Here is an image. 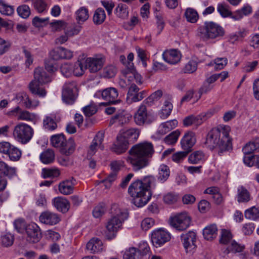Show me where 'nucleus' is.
<instances>
[{
	"label": "nucleus",
	"instance_id": "1",
	"mask_svg": "<svg viewBox=\"0 0 259 259\" xmlns=\"http://www.w3.org/2000/svg\"><path fill=\"white\" fill-rule=\"evenodd\" d=\"M230 127L220 125L211 129L207 134L205 144L210 150L222 155L232 148V138L230 136Z\"/></svg>",
	"mask_w": 259,
	"mask_h": 259
},
{
	"label": "nucleus",
	"instance_id": "2",
	"mask_svg": "<svg viewBox=\"0 0 259 259\" xmlns=\"http://www.w3.org/2000/svg\"><path fill=\"white\" fill-rule=\"evenodd\" d=\"M154 152L153 145L151 143L141 142L131 148L126 160L132 165L133 169L137 171L149 164V159L152 157Z\"/></svg>",
	"mask_w": 259,
	"mask_h": 259
},
{
	"label": "nucleus",
	"instance_id": "3",
	"mask_svg": "<svg viewBox=\"0 0 259 259\" xmlns=\"http://www.w3.org/2000/svg\"><path fill=\"white\" fill-rule=\"evenodd\" d=\"M225 34V29L219 24L213 21L204 22L197 30V36L202 41L220 39Z\"/></svg>",
	"mask_w": 259,
	"mask_h": 259
},
{
	"label": "nucleus",
	"instance_id": "4",
	"mask_svg": "<svg viewBox=\"0 0 259 259\" xmlns=\"http://www.w3.org/2000/svg\"><path fill=\"white\" fill-rule=\"evenodd\" d=\"M52 81L50 74L41 67H37L34 71V79L29 85V88L32 94L38 96L40 98H44L47 95V91L41 86Z\"/></svg>",
	"mask_w": 259,
	"mask_h": 259
},
{
	"label": "nucleus",
	"instance_id": "5",
	"mask_svg": "<svg viewBox=\"0 0 259 259\" xmlns=\"http://www.w3.org/2000/svg\"><path fill=\"white\" fill-rule=\"evenodd\" d=\"M128 192L133 197V203L137 207L146 204L151 198V193L147 191L140 180L133 182L129 186Z\"/></svg>",
	"mask_w": 259,
	"mask_h": 259
},
{
	"label": "nucleus",
	"instance_id": "6",
	"mask_svg": "<svg viewBox=\"0 0 259 259\" xmlns=\"http://www.w3.org/2000/svg\"><path fill=\"white\" fill-rule=\"evenodd\" d=\"M33 135V128L24 122H20L16 124L13 131V137L15 140L23 145L28 143L32 139Z\"/></svg>",
	"mask_w": 259,
	"mask_h": 259
},
{
	"label": "nucleus",
	"instance_id": "7",
	"mask_svg": "<svg viewBox=\"0 0 259 259\" xmlns=\"http://www.w3.org/2000/svg\"><path fill=\"white\" fill-rule=\"evenodd\" d=\"M51 143L53 147L58 148L61 153L66 155L72 153L75 149L74 141L71 139L67 141L64 135L61 134L52 136Z\"/></svg>",
	"mask_w": 259,
	"mask_h": 259
},
{
	"label": "nucleus",
	"instance_id": "8",
	"mask_svg": "<svg viewBox=\"0 0 259 259\" xmlns=\"http://www.w3.org/2000/svg\"><path fill=\"white\" fill-rule=\"evenodd\" d=\"M128 78V91L127 100L135 102L137 95L143 83L141 75L138 73L129 74Z\"/></svg>",
	"mask_w": 259,
	"mask_h": 259
},
{
	"label": "nucleus",
	"instance_id": "9",
	"mask_svg": "<svg viewBox=\"0 0 259 259\" xmlns=\"http://www.w3.org/2000/svg\"><path fill=\"white\" fill-rule=\"evenodd\" d=\"M127 218V213L116 204H114L111 206L110 216L107 220L106 227H121Z\"/></svg>",
	"mask_w": 259,
	"mask_h": 259
},
{
	"label": "nucleus",
	"instance_id": "10",
	"mask_svg": "<svg viewBox=\"0 0 259 259\" xmlns=\"http://www.w3.org/2000/svg\"><path fill=\"white\" fill-rule=\"evenodd\" d=\"M145 104L146 103L143 101L134 115L136 124L140 126L150 124L153 120L151 114L148 112Z\"/></svg>",
	"mask_w": 259,
	"mask_h": 259
},
{
	"label": "nucleus",
	"instance_id": "11",
	"mask_svg": "<svg viewBox=\"0 0 259 259\" xmlns=\"http://www.w3.org/2000/svg\"><path fill=\"white\" fill-rule=\"evenodd\" d=\"M76 82H66L63 86L62 93L63 102L67 104H72L76 98Z\"/></svg>",
	"mask_w": 259,
	"mask_h": 259
},
{
	"label": "nucleus",
	"instance_id": "12",
	"mask_svg": "<svg viewBox=\"0 0 259 259\" xmlns=\"http://www.w3.org/2000/svg\"><path fill=\"white\" fill-rule=\"evenodd\" d=\"M215 112L214 109H212L206 113H201L197 116L193 115L188 116L183 119V124L185 126H189L193 125L196 127H198L202 124L207 118L211 117Z\"/></svg>",
	"mask_w": 259,
	"mask_h": 259
},
{
	"label": "nucleus",
	"instance_id": "13",
	"mask_svg": "<svg viewBox=\"0 0 259 259\" xmlns=\"http://www.w3.org/2000/svg\"><path fill=\"white\" fill-rule=\"evenodd\" d=\"M170 239L169 233L161 228L154 230L151 233V241L156 247L161 246Z\"/></svg>",
	"mask_w": 259,
	"mask_h": 259
},
{
	"label": "nucleus",
	"instance_id": "14",
	"mask_svg": "<svg viewBox=\"0 0 259 259\" xmlns=\"http://www.w3.org/2000/svg\"><path fill=\"white\" fill-rule=\"evenodd\" d=\"M105 62V58L102 55L89 57L84 60L87 68H88L92 73H96L99 71L103 67Z\"/></svg>",
	"mask_w": 259,
	"mask_h": 259
},
{
	"label": "nucleus",
	"instance_id": "15",
	"mask_svg": "<svg viewBox=\"0 0 259 259\" xmlns=\"http://www.w3.org/2000/svg\"><path fill=\"white\" fill-rule=\"evenodd\" d=\"M190 217L187 212H182L171 215L169 219V224L171 227H179L180 225H184L189 227L191 224Z\"/></svg>",
	"mask_w": 259,
	"mask_h": 259
},
{
	"label": "nucleus",
	"instance_id": "16",
	"mask_svg": "<svg viewBox=\"0 0 259 259\" xmlns=\"http://www.w3.org/2000/svg\"><path fill=\"white\" fill-rule=\"evenodd\" d=\"M104 139V134L103 132H99L92 142L88 150V157H92L97 152L98 150H103L104 146L103 144Z\"/></svg>",
	"mask_w": 259,
	"mask_h": 259
},
{
	"label": "nucleus",
	"instance_id": "17",
	"mask_svg": "<svg viewBox=\"0 0 259 259\" xmlns=\"http://www.w3.org/2000/svg\"><path fill=\"white\" fill-rule=\"evenodd\" d=\"M19 233H23L24 232L27 235L28 240L32 242L36 243L41 238V233L40 228H15Z\"/></svg>",
	"mask_w": 259,
	"mask_h": 259
},
{
	"label": "nucleus",
	"instance_id": "18",
	"mask_svg": "<svg viewBox=\"0 0 259 259\" xmlns=\"http://www.w3.org/2000/svg\"><path fill=\"white\" fill-rule=\"evenodd\" d=\"M95 96H101L102 99L107 101L108 103H115L117 102L118 93L117 90L114 88H109L104 90L102 91L97 92Z\"/></svg>",
	"mask_w": 259,
	"mask_h": 259
},
{
	"label": "nucleus",
	"instance_id": "19",
	"mask_svg": "<svg viewBox=\"0 0 259 259\" xmlns=\"http://www.w3.org/2000/svg\"><path fill=\"white\" fill-rule=\"evenodd\" d=\"M183 246L187 252H190L196 247V233L193 231H189L186 234L181 235Z\"/></svg>",
	"mask_w": 259,
	"mask_h": 259
},
{
	"label": "nucleus",
	"instance_id": "20",
	"mask_svg": "<svg viewBox=\"0 0 259 259\" xmlns=\"http://www.w3.org/2000/svg\"><path fill=\"white\" fill-rule=\"evenodd\" d=\"M162 57L164 60L170 64H176L180 62L181 54L177 49L166 50L163 53Z\"/></svg>",
	"mask_w": 259,
	"mask_h": 259
},
{
	"label": "nucleus",
	"instance_id": "21",
	"mask_svg": "<svg viewBox=\"0 0 259 259\" xmlns=\"http://www.w3.org/2000/svg\"><path fill=\"white\" fill-rule=\"evenodd\" d=\"M196 142L195 134L192 132L186 133L181 140V144L183 149L189 152Z\"/></svg>",
	"mask_w": 259,
	"mask_h": 259
},
{
	"label": "nucleus",
	"instance_id": "22",
	"mask_svg": "<svg viewBox=\"0 0 259 259\" xmlns=\"http://www.w3.org/2000/svg\"><path fill=\"white\" fill-rule=\"evenodd\" d=\"M129 142L121 136L117 137L116 143L113 145L111 150L117 154L125 152L128 148Z\"/></svg>",
	"mask_w": 259,
	"mask_h": 259
},
{
	"label": "nucleus",
	"instance_id": "23",
	"mask_svg": "<svg viewBox=\"0 0 259 259\" xmlns=\"http://www.w3.org/2000/svg\"><path fill=\"white\" fill-rule=\"evenodd\" d=\"M132 116L127 111L122 110L118 111L110 120V124L117 123L122 125L127 123L131 119Z\"/></svg>",
	"mask_w": 259,
	"mask_h": 259
},
{
	"label": "nucleus",
	"instance_id": "24",
	"mask_svg": "<svg viewBox=\"0 0 259 259\" xmlns=\"http://www.w3.org/2000/svg\"><path fill=\"white\" fill-rule=\"evenodd\" d=\"M60 220V218L57 214L49 211L42 212L39 217L40 222L47 225H55Z\"/></svg>",
	"mask_w": 259,
	"mask_h": 259
},
{
	"label": "nucleus",
	"instance_id": "25",
	"mask_svg": "<svg viewBox=\"0 0 259 259\" xmlns=\"http://www.w3.org/2000/svg\"><path fill=\"white\" fill-rule=\"evenodd\" d=\"M75 184V180L72 178L71 180H67L60 183L59 185V192L65 195L71 194L73 193L74 186Z\"/></svg>",
	"mask_w": 259,
	"mask_h": 259
},
{
	"label": "nucleus",
	"instance_id": "26",
	"mask_svg": "<svg viewBox=\"0 0 259 259\" xmlns=\"http://www.w3.org/2000/svg\"><path fill=\"white\" fill-rule=\"evenodd\" d=\"M86 248L92 253H98L103 250V243L100 239L93 238L87 243Z\"/></svg>",
	"mask_w": 259,
	"mask_h": 259
},
{
	"label": "nucleus",
	"instance_id": "27",
	"mask_svg": "<svg viewBox=\"0 0 259 259\" xmlns=\"http://www.w3.org/2000/svg\"><path fill=\"white\" fill-rule=\"evenodd\" d=\"M54 206L57 209L63 213L66 212L69 209L70 204L65 198L58 197L53 199Z\"/></svg>",
	"mask_w": 259,
	"mask_h": 259
},
{
	"label": "nucleus",
	"instance_id": "28",
	"mask_svg": "<svg viewBox=\"0 0 259 259\" xmlns=\"http://www.w3.org/2000/svg\"><path fill=\"white\" fill-rule=\"evenodd\" d=\"M178 123L177 120L176 119L163 122L159 125L157 133L159 135H163L175 128L177 126Z\"/></svg>",
	"mask_w": 259,
	"mask_h": 259
},
{
	"label": "nucleus",
	"instance_id": "29",
	"mask_svg": "<svg viewBox=\"0 0 259 259\" xmlns=\"http://www.w3.org/2000/svg\"><path fill=\"white\" fill-rule=\"evenodd\" d=\"M236 199L239 203H245L250 200V195L248 191L243 186L237 188Z\"/></svg>",
	"mask_w": 259,
	"mask_h": 259
},
{
	"label": "nucleus",
	"instance_id": "30",
	"mask_svg": "<svg viewBox=\"0 0 259 259\" xmlns=\"http://www.w3.org/2000/svg\"><path fill=\"white\" fill-rule=\"evenodd\" d=\"M172 108L173 106L170 100L169 99L166 100L164 102L161 109L159 112L158 115L159 117L162 119H166L170 114Z\"/></svg>",
	"mask_w": 259,
	"mask_h": 259
},
{
	"label": "nucleus",
	"instance_id": "31",
	"mask_svg": "<svg viewBox=\"0 0 259 259\" xmlns=\"http://www.w3.org/2000/svg\"><path fill=\"white\" fill-rule=\"evenodd\" d=\"M41 162L45 164L52 163L55 159V153L51 149H47L43 151L39 155Z\"/></svg>",
	"mask_w": 259,
	"mask_h": 259
},
{
	"label": "nucleus",
	"instance_id": "32",
	"mask_svg": "<svg viewBox=\"0 0 259 259\" xmlns=\"http://www.w3.org/2000/svg\"><path fill=\"white\" fill-rule=\"evenodd\" d=\"M205 155L201 150L192 153L188 157V162L191 164L199 163L205 160Z\"/></svg>",
	"mask_w": 259,
	"mask_h": 259
},
{
	"label": "nucleus",
	"instance_id": "33",
	"mask_svg": "<svg viewBox=\"0 0 259 259\" xmlns=\"http://www.w3.org/2000/svg\"><path fill=\"white\" fill-rule=\"evenodd\" d=\"M244 249V246L243 245H241L235 241L232 240L231 241L230 245H229L226 248L223 249V252L224 254H228L230 252H241Z\"/></svg>",
	"mask_w": 259,
	"mask_h": 259
},
{
	"label": "nucleus",
	"instance_id": "34",
	"mask_svg": "<svg viewBox=\"0 0 259 259\" xmlns=\"http://www.w3.org/2000/svg\"><path fill=\"white\" fill-rule=\"evenodd\" d=\"M259 151V139L247 143L242 148L244 155H249L255 151Z\"/></svg>",
	"mask_w": 259,
	"mask_h": 259
},
{
	"label": "nucleus",
	"instance_id": "35",
	"mask_svg": "<svg viewBox=\"0 0 259 259\" xmlns=\"http://www.w3.org/2000/svg\"><path fill=\"white\" fill-rule=\"evenodd\" d=\"M17 119L34 123L37 120V115L35 113H31L28 111L22 110L18 113Z\"/></svg>",
	"mask_w": 259,
	"mask_h": 259
},
{
	"label": "nucleus",
	"instance_id": "36",
	"mask_svg": "<svg viewBox=\"0 0 259 259\" xmlns=\"http://www.w3.org/2000/svg\"><path fill=\"white\" fill-rule=\"evenodd\" d=\"M137 248L140 259H147L150 254V247L146 242L143 241L139 243Z\"/></svg>",
	"mask_w": 259,
	"mask_h": 259
},
{
	"label": "nucleus",
	"instance_id": "37",
	"mask_svg": "<svg viewBox=\"0 0 259 259\" xmlns=\"http://www.w3.org/2000/svg\"><path fill=\"white\" fill-rule=\"evenodd\" d=\"M76 20L79 24L87 21L89 17L88 10L85 7H80L75 12Z\"/></svg>",
	"mask_w": 259,
	"mask_h": 259
},
{
	"label": "nucleus",
	"instance_id": "38",
	"mask_svg": "<svg viewBox=\"0 0 259 259\" xmlns=\"http://www.w3.org/2000/svg\"><path fill=\"white\" fill-rule=\"evenodd\" d=\"M81 27L74 23L66 24L64 27V32L70 37L77 35L81 30Z\"/></svg>",
	"mask_w": 259,
	"mask_h": 259
},
{
	"label": "nucleus",
	"instance_id": "39",
	"mask_svg": "<svg viewBox=\"0 0 259 259\" xmlns=\"http://www.w3.org/2000/svg\"><path fill=\"white\" fill-rule=\"evenodd\" d=\"M252 12L251 7L248 5H244L241 9L236 11L232 18L235 20H239L244 16H247Z\"/></svg>",
	"mask_w": 259,
	"mask_h": 259
},
{
	"label": "nucleus",
	"instance_id": "40",
	"mask_svg": "<svg viewBox=\"0 0 259 259\" xmlns=\"http://www.w3.org/2000/svg\"><path fill=\"white\" fill-rule=\"evenodd\" d=\"M8 152L5 154L8 156L10 160L13 161H18L22 155L21 151L16 146L12 145Z\"/></svg>",
	"mask_w": 259,
	"mask_h": 259
},
{
	"label": "nucleus",
	"instance_id": "41",
	"mask_svg": "<svg viewBox=\"0 0 259 259\" xmlns=\"http://www.w3.org/2000/svg\"><path fill=\"white\" fill-rule=\"evenodd\" d=\"M157 179L161 183L165 182L169 176L170 170L168 167L165 164H161L158 169Z\"/></svg>",
	"mask_w": 259,
	"mask_h": 259
},
{
	"label": "nucleus",
	"instance_id": "42",
	"mask_svg": "<svg viewBox=\"0 0 259 259\" xmlns=\"http://www.w3.org/2000/svg\"><path fill=\"white\" fill-rule=\"evenodd\" d=\"M14 241V236L10 233H6L1 236L0 243L4 247L11 246Z\"/></svg>",
	"mask_w": 259,
	"mask_h": 259
},
{
	"label": "nucleus",
	"instance_id": "43",
	"mask_svg": "<svg viewBox=\"0 0 259 259\" xmlns=\"http://www.w3.org/2000/svg\"><path fill=\"white\" fill-rule=\"evenodd\" d=\"M33 8L39 13L46 12L48 9V6L45 0H31Z\"/></svg>",
	"mask_w": 259,
	"mask_h": 259
},
{
	"label": "nucleus",
	"instance_id": "44",
	"mask_svg": "<svg viewBox=\"0 0 259 259\" xmlns=\"http://www.w3.org/2000/svg\"><path fill=\"white\" fill-rule=\"evenodd\" d=\"M244 215L246 219L252 220L257 221L259 220V207L252 206L246 209L244 212Z\"/></svg>",
	"mask_w": 259,
	"mask_h": 259
},
{
	"label": "nucleus",
	"instance_id": "45",
	"mask_svg": "<svg viewBox=\"0 0 259 259\" xmlns=\"http://www.w3.org/2000/svg\"><path fill=\"white\" fill-rule=\"evenodd\" d=\"M140 135V131L136 128H130L127 130L123 134L121 135V137H124L125 139H127L128 142L136 141Z\"/></svg>",
	"mask_w": 259,
	"mask_h": 259
},
{
	"label": "nucleus",
	"instance_id": "46",
	"mask_svg": "<svg viewBox=\"0 0 259 259\" xmlns=\"http://www.w3.org/2000/svg\"><path fill=\"white\" fill-rule=\"evenodd\" d=\"M246 35V32L244 29H239L238 31L230 34L228 36V40L231 43L234 44L244 38Z\"/></svg>",
	"mask_w": 259,
	"mask_h": 259
},
{
	"label": "nucleus",
	"instance_id": "47",
	"mask_svg": "<svg viewBox=\"0 0 259 259\" xmlns=\"http://www.w3.org/2000/svg\"><path fill=\"white\" fill-rule=\"evenodd\" d=\"M106 14L104 10L102 8H98L93 16V21L96 24H101L105 20Z\"/></svg>",
	"mask_w": 259,
	"mask_h": 259
},
{
	"label": "nucleus",
	"instance_id": "48",
	"mask_svg": "<svg viewBox=\"0 0 259 259\" xmlns=\"http://www.w3.org/2000/svg\"><path fill=\"white\" fill-rule=\"evenodd\" d=\"M116 73V67L113 65L110 64L103 68L102 75L105 78H111L114 77Z\"/></svg>",
	"mask_w": 259,
	"mask_h": 259
},
{
	"label": "nucleus",
	"instance_id": "49",
	"mask_svg": "<svg viewBox=\"0 0 259 259\" xmlns=\"http://www.w3.org/2000/svg\"><path fill=\"white\" fill-rule=\"evenodd\" d=\"M185 15L188 21L195 23L198 19V14L196 10L192 8L187 9Z\"/></svg>",
	"mask_w": 259,
	"mask_h": 259
},
{
	"label": "nucleus",
	"instance_id": "50",
	"mask_svg": "<svg viewBox=\"0 0 259 259\" xmlns=\"http://www.w3.org/2000/svg\"><path fill=\"white\" fill-rule=\"evenodd\" d=\"M143 183L144 187L147 188V191H150V189L155 188L156 179L152 176H148L144 177L143 180H140Z\"/></svg>",
	"mask_w": 259,
	"mask_h": 259
},
{
	"label": "nucleus",
	"instance_id": "51",
	"mask_svg": "<svg viewBox=\"0 0 259 259\" xmlns=\"http://www.w3.org/2000/svg\"><path fill=\"white\" fill-rule=\"evenodd\" d=\"M73 74L75 76H81L87 69L86 65H83L80 61H77L75 63L73 64Z\"/></svg>",
	"mask_w": 259,
	"mask_h": 259
},
{
	"label": "nucleus",
	"instance_id": "52",
	"mask_svg": "<svg viewBox=\"0 0 259 259\" xmlns=\"http://www.w3.org/2000/svg\"><path fill=\"white\" fill-rule=\"evenodd\" d=\"M180 135V131L176 130L164 138V142L167 145H174L177 142Z\"/></svg>",
	"mask_w": 259,
	"mask_h": 259
},
{
	"label": "nucleus",
	"instance_id": "53",
	"mask_svg": "<svg viewBox=\"0 0 259 259\" xmlns=\"http://www.w3.org/2000/svg\"><path fill=\"white\" fill-rule=\"evenodd\" d=\"M0 13L3 15L11 16L14 13L13 6L8 5L4 1H0Z\"/></svg>",
	"mask_w": 259,
	"mask_h": 259
},
{
	"label": "nucleus",
	"instance_id": "54",
	"mask_svg": "<svg viewBox=\"0 0 259 259\" xmlns=\"http://www.w3.org/2000/svg\"><path fill=\"white\" fill-rule=\"evenodd\" d=\"M217 11L224 18L230 16L232 15L231 11L229 9V6L225 3L218 4Z\"/></svg>",
	"mask_w": 259,
	"mask_h": 259
},
{
	"label": "nucleus",
	"instance_id": "55",
	"mask_svg": "<svg viewBox=\"0 0 259 259\" xmlns=\"http://www.w3.org/2000/svg\"><path fill=\"white\" fill-rule=\"evenodd\" d=\"M60 174V170L58 168H43L42 170V176L44 178H56Z\"/></svg>",
	"mask_w": 259,
	"mask_h": 259
},
{
	"label": "nucleus",
	"instance_id": "56",
	"mask_svg": "<svg viewBox=\"0 0 259 259\" xmlns=\"http://www.w3.org/2000/svg\"><path fill=\"white\" fill-rule=\"evenodd\" d=\"M115 13L118 17L121 18H125L128 14L127 7L123 4H118L116 8Z\"/></svg>",
	"mask_w": 259,
	"mask_h": 259
},
{
	"label": "nucleus",
	"instance_id": "57",
	"mask_svg": "<svg viewBox=\"0 0 259 259\" xmlns=\"http://www.w3.org/2000/svg\"><path fill=\"white\" fill-rule=\"evenodd\" d=\"M180 197L178 194L174 192L167 193L163 196L164 202L168 204H172L176 203Z\"/></svg>",
	"mask_w": 259,
	"mask_h": 259
},
{
	"label": "nucleus",
	"instance_id": "58",
	"mask_svg": "<svg viewBox=\"0 0 259 259\" xmlns=\"http://www.w3.org/2000/svg\"><path fill=\"white\" fill-rule=\"evenodd\" d=\"M233 236L230 230L226 229L222 230L221 236L220 239V243L227 244L230 241L231 242Z\"/></svg>",
	"mask_w": 259,
	"mask_h": 259
},
{
	"label": "nucleus",
	"instance_id": "59",
	"mask_svg": "<svg viewBox=\"0 0 259 259\" xmlns=\"http://www.w3.org/2000/svg\"><path fill=\"white\" fill-rule=\"evenodd\" d=\"M100 232H104L103 235L107 239H112L115 237L118 231L117 228H100Z\"/></svg>",
	"mask_w": 259,
	"mask_h": 259
},
{
	"label": "nucleus",
	"instance_id": "60",
	"mask_svg": "<svg viewBox=\"0 0 259 259\" xmlns=\"http://www.w3.org/2000/svg\"><path fill=\"white\" fill-rule=\"evenodd\" d=\"M197 62L193 59L190 60L186 64L183 71L185 73H192L195 72L197 68Z\"/></svg>",
	"mask_w": 259,
	"mask_h": 259
},
{
	"label": "nucleus",
	"instance_id": "61",
	"mask_svg": "<svg viewBox=\"0 0 259 259\" xmlns=\"http://www.w3.org/2000/svg\"><path fill=\"white\" fill-rule=\"evenodd\" d=\"M73 64L65 63L61 65L60 70L64 76L68 77L73 74Z\"/></svg>",
	"mask_w": 259,
	"mask_h": 259
},
{
	"label": "nucleus",
	"instance_id": "62",
	"mask_svg": "<svg viewBox=\"0 0 259 259\" xmlns=\"http://www.w3.org/2000/svg\"><path fill=\"white\" fill-rule=\"evenodd\" d=\"M18 15L22 18L26 19L30 15V9L28 6L23 5L17 9Z\"/></svg>",
	"mask_w": 259,
	"mask_h": 259
},
{
	"label": "nucleus",
	"instance_id": "63",
	"mask_svg": "<svg viewBox=\"0 0 259 259\" xmlns=\"http://www.w3.org/2000/svg\"><path fill=\"white\" fill-rule=\"evenodd\" d=\"M98 110L97 106L93 103H91L82 108L84 114L88 117L92 116L95 114Z\"/></svg>",
	"mask_w": 259,
	"mask_h": 259
},
{
	"label": "nucleus",
	"instance_id": "64",
	"mask_svg": "<svg viewBox=\"0 0 259 259\" xmlns=\"http://www.w3.org/2000/svg\"><path fill=\"white\" fill-rule=\"evenodd\" d=\"M136 247H131L123 254V259H140Z\"/></svg>",
	"mask_w": 259,
	"mask_h": 259
}]
</instances>
